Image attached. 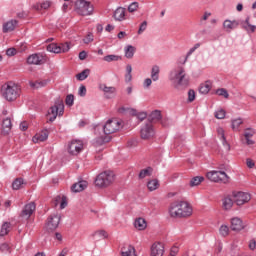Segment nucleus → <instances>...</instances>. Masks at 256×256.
Returning a JSON list of instances; mask_svg holds the SVG:
<instances>
[{
  "instance_id": "obj_4",
  "label": "nucleus",
  "mask_w": 256,
  "mask_h": 256,
  "mask_svg": "<svg viewBox=\"0 0 256 256\" xmlns=\"http://www.w3.org/2000/svg\"><path fill=\"white\" fill-rule=\"evenodd\" d=\"M94 9L95 8L91 5V2L87 0H77L75 3V11L82 17L93 15Z\"/></svg>"
},
{
  "instance_id": "obj_58",
  "label": "nucleus",
  "mask_w": 256,
  "mask_h": 256,
  "mask_svg": "<svg viewBox=\"0 0 256 256\" xmlns=\"http://www.w3.org/2000/svg\"><path fill=\"white\" fill-rule=\"evenodd\" d=\"M152 84H153V79L152 78H146L143 82V87H144V89H149Z\"/></svg>"
},
{
  "instance_id": "obj_25",
  "label": "nucleus",
  "mask_w": 256,
  "mask_h": 256,
  "mask_svg": "<svg viewBox=\"0 0 256 256\" xmlns=\"http://www.w3.org/2000/svg\"><path fill=\"white\" fill-rule=\"evenodd\" d=\"M125 13L126 10L123 7H118L115 11H114V19L115 21H125Z\"/></svg>"
},
{
  "instance_id": "obj_60",
  "label": "nucleus",
  "mask_w": 256,
  "mask_h": 256,
  "mask_svg": "<svg viewBox=\"0 0 256 256\" xmlns=\"http://www.w3.org/2000/svg\"><path fill=\"white\" fill-rule=\"evenodd\" d=\"M246 165L248 169H253L255 167V161H253L251 158H247Z\"/></svg>"
},
{
  "instance_id": "obj_38",
  "label": "nucleus",
  "mask_w": 256,
  "mask_h": 256,
  "mask_svg": "<svg viewBox=\"0 0 256 256\" xmlns=\"http://www.w3.org/2000/svg\"><path fill=\"white\" fill-rule=\"evenodd\" d=\"M46 49L47 51H49V53H56V54L61 53V48L56 43L49 44Z\"/></svg>"
},
{
  "instance_id": "obj_32",
  "label": "nucleus",
  "mask_w": 256,
  "mask_h": 256,
  "mask_svg": "<svg viewBox=\"0 0 256 256\" xmlns=\"http://www.w3.org/2000/svg\"><path fill=\"white\" fill-rule=\"evenodd\" d=\"M222 207L225 211H229L233 207V199H231V197L222 199Z\"/></svg>"
},
{
  "instance_id": "obj_29",
  "label": "nucleus",
  "mask_w": 256,
  "mask_h": 256,
  "mask_svg": "<svg viewBox=\"0 0 256 256\" xmlns=\"http://www.w3.org/2000/svg\"><path fill=\"white\" fill-rule=\"evenodd\" d=\"M250 18L247 17L245 21L242 23V28L247 31V33H255L256 26L249 23Z\"/></svg>"
},
{
  "instance_id": "obj_15",
  "label": "nucleus",
  "mask_w": 256,
  "mask_h": 256,
  "mask_svg": "<svg viewBox=\"0 0 256 256\" xmlns=\"http://www.w3.org/2000/svg\"><path fill=\"white\" fill-rule=\"evenodd\" d=\"M217 135L220 141H222V145L226 151H231V145H229L227 142V138L225 137V130L222 127L217 128Z\"/></svg>"
},
{
  "instance_id": "obj_19",
  "label": "nucleus",
  "mask_w": 256,
  "mask_h": 256,
  "mask_svg": "<svg viewBox=\"0 0 256 256\" xmlns=\"http://www.w3.org/2000/svg\"><path fill=\"white\" fill-rule=\"evenodd\" d=\"M87 181L85 180H81L78 183H75L72 185L71 187V191L73 193H81V191H85V189H87Z\"/></svg>"
},
{
  "instance_id": "obj_24",
  "label": "nucleus",
  "mask_w": 256,
  "mask_h": 256,
  "mask_svg": "<svg viewBox=\"0 0 256 256\" xmlns=\"http://www.w3.org/2000/svg\"><path fill=\"white\" fill-rule=\"evenodd\" d=\"M12 127L11 118H5L2 122V135H9Z\"/></svg>"
},
{
  "instance_id": "obj_50",
  "label": "nucleus",
  "mask_w": 256,
  "mask_h": 256,
  "mask_svg": "<svg viewBox=\"0 0 256 256\" xmlns=\"http://www.w3.org/2000/svg\"><path fill=\"white\" fill-rule=\"evenodd\" d=\"M58 47L60 48V53H67L69 52V49H71V46L68 44V42L61 43L58 45Z\"/></svg>"
},
{
  "instance_id": "obj_22",
  "label": "nucleus",
  "mask_w": 256,
  "mask_h": 256,
  "mask_svg": "<svg viewBox=\"0 0 256 256\" xmlns=\"http://www.w3.org/2000/svg\"><path fill=\"white\" fill-rule=\"evenodd\" d=\"M15 27H17V20H10L3 24V33H11V31H15Z\"/></svg>"
},
{
  "instance_id": "obj_1",
  "label": "nucleus",
  "mask_w": 256,
  "mask_h": 256,
  "mask_svg": "<svg viewBox=\"0 0 256 256\" xmlns=\"http://www.w3.org/2000/svg\"><path fill=\"white\" fill-rule=\"evenodd\" d=\"M169 214L174 219L191 217L193 215V207L187 201L174 202L170 205Z\"/></svg>"
},
{
  "instance_id": "obj_20",
  "label": "nucleus",
  "mask_w": 256,
  "mask_h": 256,
  "mask_svg": "<svg viewBox=\"0 0 256 256\" xmlns=\"http://www.w3.org/2000/svg\"><path fill=\"white\" fill-rule=\"evenodd\" d=\"M111 141V136H100L93 140L94 147H103L105 143H109Z\"/></svg>"
},
{
  "instance_id": "obj_43",
  "label": "nucleus",
  "mask_w": 256,
  "mask_h": 256,
  "mask_svg": "<svg viewBox=\"0 0 256 256\" xmlns=\"http://www.w3.org/2000/svg\"><path fill=\"white\" fill-rule=\"evenodd\" d=\"M89 73H91V70L85 69L82 72L78 73L76 75V78L78 79V81H85V79L89 77Z\"/></svg>"
},
{
  "instance_id": "obj_64",
  "label": "nucleus",
  "mask_w": 256,
  "mask_h": 256,
  "mask_svg": "<svg viewBox=\"0 0 256 256\" xmlns=\"http://www.w3.org/2000/svg\"><path fill=\"white\" fill-rule=\"evenodd\" d=\"M27 129H29L27 122L20 123V131H27Z\"/></svg>"
},
{
  "instance_id": "obj_33",
  "label": "nucleus",
  "mask_w": 256,
  "mask_h": 256,
  "mask_svg": "<svg viewBox=\"0 0 256 256\" xmlns=\"http://www.w3.org/2000/svg\"><path fill=\"white\" fill-rule=\"evenodd\" d=\"M153 175V168L147 167L146 169H142L138 175L139 179H145V177H151Z\"/></svg>"
},
{
  "instance_id": "obj_34",
  "label": "nucleus",
  "mask_w": 256,
  "mask_h": 256,
  "mask_svg": "<svg viewBox=\"0 0 256 256\" xmlns=\"http://www.w3.org/2000/svg\"><path fill=\"white\" fill-rule=\"evenodd\" d=\"M92 237L98 240L107 239V237H109V234H107V231L105 230H98L92 234Z\"/></svg>"
},
{
  "instance_id": "obj_52",
  "label": "nucleus",
  "mask_w": 256,
  "mask_h": 256,
  "mask_svg": "<svg viewBox=\"0 0 256 256\" xmlns=\"http://www.w3.org/2000/svg\"><path fill=\"white\" fill-rule=\"evenodd\" d=\"M139 9V2H132L129 6H128V11L129 13H135V11Z\"/></svg>"
},
{
  "instance_id": "obj_45",
  "label": "nucleus",
  "mask_w": 256,
  "mask_h": 256,
  "mask_svg": "<svg viewBox=\"0 0 256 256\" xmlns=\"http://www.w3.org/2000/svg\"><path fill=\"white\" fill-rule=\"evenodd\" d=\"M241 125H243V119L236 118V119L232 120L233 131H239V127H241Z\"/></svg>"
},
{
  "instance_id": "obj_11",
  "label": "nucleus",
  "mask_w": 256,
  "mask_h": 256,
  "mask_svg": "<svg viewBox=\"0 0 256 256\" xmlns=\"http://www.w3.org/2000/svg\"><path fill=\"white\" fill-rule=\"evenodd\" d=\"M83 147H84V144L82 140H72L68 144V153L74 156L79 155V153L83 151Z\"/></svg>"
},
{
  "instance_id": "obj_49",
  "label": "nucleus",
  "mask_w": 256,
  "mask_h": 256,
  "mask_svg": "<svg viewBox=\"0 0 256 256\" xmlns=\"http://www.w3.org/2000/svg\"><path fill=\"white\" fill-rule=\"evenodd\" d=\"M219 233L221 237H227V235H229V226L221 225L219 228Z\"/></svg>"
},
{
  "instance_id": "obj_47",
  "label": "nucleus",
  "mask_w": 256,
  "mask_h": 256,
  "mask_svg": "<svg viewBox=\"0 0 256 256\" xmlns=\"http://www.w3.org/2000/svg\"><path fill=\"white\" fill-rule=\"evenodd\" d=\"M100 89H102V91L106 94V95H113V93H115V91H117L115 89V87H109V86H101Z\"/></svg>"
},
{
  "instance_id": "obj_23",
  "label": "nucleus",
  "mask_w": 256,
  "mask_h": 256,
  "mask_svg": "<svg viewBox=\"0 0 256 256\" xmlns=\"http://www.w3.org/2000/svg\"><path fill=\"white\" fill-rule=\"evenodd\" d=\"M218 173L216 183H223V185H228V183H231V177H229L225 171H218Z\"/></svg>"
},
{
  "instance_id": "obj_46",
  "label": "nucleus",
  "mask_w": 256,
  "mask_h": 256,
  "mask_svg": "<svg viewBox=\"0 0 256 256\" xmlns=\"http://www.w3.org/2000/svg\"><path fill=\"white\" fill-rule=\"evenodd\" d=\"M119 59H121V56H117L115 54H110V55H106L103 58V61H106V63H111L113 61H119Z\"/></svg>"
},
{
  "instance_id": "obj_57",
  "label": "nucleus",
  "mask_w": 256,
  "mask_h": 256,
  "mask_svg": "<svg viewBox=\"0 0 256 256\" xmlns=\"http://www.w3.org/2000/svg\"><path fill=\"white\" fill-rule=\"evenodd\" d=\"M78 95H79L80 97H85V95H87V87H85V85H81V86L79 87Z\"/></svg>"
},
{
  "instance_id": "obj_35",
  "label": "nucleus",
  "mask_w": 256,
  "mask_h": 256,
  "mask_svg": "<svg viewBox=\"0 0 256 256\" xmlns=\"http://www.w3.org/2000/svg\"><path fill=\"white\" fill-rule=\"evenodd\" d=\"M9 229H11V223L4 222L0 229V237H5V235H9Z\"/></svg>"
},
{
  "instance_id": "obj_27",
  "label": "nucleus",
  "mask_w": 256,
  "mask_h": 256,
  "mask_svg": "<svg viewBox=\"0 0 256 256\" xmlns=\"http://www.w3.org/2000/svg\"><path fill=\"white\" fill-rule=\"evenodd\" d=\"M29 85L32 87V89H41L49 85V80H37L35 82L31 81Z\"/></svg>"
},
{
  "instance_id": "obj_42",
  "label": "nucleus",
  "mask_w": 256,
  "mask_h": 256,
  "mask_svg": "<svg viewBox=\"0 0 256 256\" xmlns=\"http://www.w3.org/2000/svg\"><path fill=\"white\" fill-rule=\"evenodd\" d=\"M159 66H153L151 70V79L152 81H159Z\"/></svg>"
},
{
  "instance_id": "obj_16",
  "label": "nucleus",
  "mask_w": 256,
  "mask_h": 256,
  "mask_svg": "<svg viewBox=\"0 0 256 256\" xmlns=\"http://www.w3.org/2000/svg\"><path fill=\"white\" fill-rule=\"evenodd\" d=\"M28 65H43V56L41 54H31L27 58Z\"/></svg>"
},
{
  "instance_id": "obj_31",
  "label": "nucleus",
  "mask_w": 256,
  "mask_h": 256,
  "mask_svg": "<svg viewBox=\"0 0 256 256\" xmlns=\"http://www.w3.org/2000/svg\"><path fill=\"white\" fill-rule=\"evenodd\" d=\"M211 91V82L206 81L204 84H201L199 87V93L202 95H207Z\"/></svg>"
},
{
  "instance_id": "obj_14",
  "label": "nucleus",
  "mask_w": 256,
  "mask_h": 256,
  "mask_svg": "<svg viewBox=\"0 0 256 256\" xmlns=\"http://www.w3.org/2000/svg\"><path fill=\"white\" fill-rule=\"evenodd\" d=\"M47 139H49V130L44 129V130L36 133L33 136L32 141H33V143H43V141H47Z\"/></svg>"
},
{
  "instance_id": "obj_10",
  "label": "nucleus",
  "mask_w": 256,
  "mask_h": 256,
  "mask_svg": "<svg viewBox=\"0 0 256 256\" xmlns=\"http://www.w3.org/2000/svg\"><path fill=\"white\" fill-rule=\"evenodd\" d=\"M140 137L144 140L153 139V137H155V129L153 128V124L147 123L142 126L140 130Z\"/></svg>"
},
{
  "instance_id": "obj_17",
  "label": "nucleus",
  "mask_w": 256,
  "mask_h": 256,
  "mask_svg": "<svg viewBox=\"0 0 256 256\" xmlns=\"http://www.w3.org/2000/svg\"><path fill=\"white\" fill-rule=\"evenodd\" d=\"M239 27V21L237 20H229L226 19L223 22V28L227 31V33H231V31H233V29H237Z\"/></svg>"
},
{
  "instance_id": "obj_6",
  "label": "nucleus",
  "mask_w": 256,
  "mask_h": 256,
  "mask_svg": "<svg viewBox=\"0 0 256 256\" xmlns=\"http://www.w3.org/2000/svg\"><path fill=\"white\" fill-rule=\"evenodd\" d=\"M59 223H61V215L58 213L51 214L45 222V229L48 233H53L59 228Z\"/></svg>"
},
{
  "instance_id": "obj_61",
  "label": "nucleus",
  "mask_w": 256,
  "mask_h": 256,
  "mask_svg": "<svg viewBox=\"0 0 256 256\" xmlns=\"http://www.w3.org/2000/svg\"><path fill=\"white\" fill-rule=\"evenodd\" d=\"M0 251H1L2 253H7V252L9 251V244H7V243H2V244L0 245Z\"/></svg>"
},
{
  "instance_id": "obj_41",
  "label": "nucleus",
  "mask_w": 256,
  "mask_h": 256,
  "mask_svg": "<svg viewBox=\"0 0 256 256\" xmlns=\"http://www.w3.org/2000/svg\"><path fill=\"white\" fill-rule=\"evenodd\" d=\"M133 55H135V47L132 45H128L125 48V57L127 59H133Z\"/></svg>"
},
{
  "instance_id": "obj_7",
  "label": "nucleus",
  "mask_w": 256,
  "mask_h": 256,
  "mask_svg": "<svg viewBox=\"0 0 256 256\" xmlns=\"http://www.w3.org/2000/svg\"><path fill=\"white\" fill-rule=\"evenodd\" d=\"M121 129V122L117 119H110L103 127L105 135L109 136L112 133H117Z\"/></svg>"
},
{
  "instance_id": "obj_21",
  "label": "nucleus",
  "mask_w": 256,
  "mask_h": 256,
  "mask_svg": "<svg viewBox=\"0 0 256 256\" xmlns=\"http://www.w3.org/2000/svg\"><path fill=\"white\" fill-rule=\"evenodd\" d=\"M134 227L138 231H145L147 229V221L145 220V218H136L134 221Z\"/></svg>"
},
{
  "instance_id": "obj_3",
  "label": "nucleus",
  "mask_w": 256,
  "mask_h": 256,
  "mask_svg": "<svg viewBox=\"0 0 256 256\" xmlns=\"http://www.w3.org/2000/svg\"><path fill=\"white\" fill-rule=\"evenodd\" d=\"M170 81H173L176 87H188L189 78L185 73V68L178 67L170 72L169 75Z\"/></svg>"
},
{
  "instance_id": "obj_48",
  "label": "nucleus",
  "mask_w": 256,
  "mask_h": 256,
  "mask_svg": "<svg viewBox=\"0 0 256 256\" xmlns=\"http://www.w3.org/2000/svg\"><path fill=\"white\" fill-rule=\"evenodd\" d=\"M75 103V96L73 94H69L66 96L65 104L68 107H73V104Z\"/></svg>"
},
{
  "instance_id": "obj_28",
  "label": "nucleus",
  "mask_w": 256,
  "mask_h": 256,
  "mask_svg": "<svg viewBox=\"0 0 256 256\" xmlns=\"http://www.w3.org/2000/svg\"><path fill=\"white\" fill-rule=\"evenodd\" d=\"M121 256H137L135 251V247L132 245H128L127 247H123L121 250Z\"/></svg>"
},
{
  "instance_id": "obj_56",
  "label": "nucleus",
  "mask_w": 256,
  "mask_h": 256,
  "mask_svg": "<svg viewBox=\"0 0 256 256\" xmlns=\"http://www.w3.org/2000/svg\"><path fill=\"white\" fill-rule=\"evenodd\" d=\"M147 29V21H144L140 24V27L138 29V35H142Z\"/></svg>"
},
{
  "instance_id": "obj_2",
  "label": "nucleus",
  "mask_w": 256,
  "mask_h": 256,
  "mask_svg": "<svg viewBox=\"0 0 256 256\" xmlns=\"http://www.w3.org/2000/svg\"><path fill=\"white\" fill-rule=\"evenodd\" d=\"M1 91L2 96L6 101H17V98L21 95V86L14 82H7L2 86Z\"/></svg>"
},
{
  "instance_id": "obj_13",
  "label": "nucleus",
  "mask_w": 256,
  "mask_h": 256,
  "mask_svg": "<svg viewBox=\"0 0 256 256\" xmlns=\"http://www.w3.org/2000/svg\"><path fill=\"white\" fill-rule=\"evenodd\" d=\"M37 206L35 205V202H30L26 204L21 212V217H24L25 219H29L35 213V209Z\"/></svg>"
},
{
  "instance_id": "obj_26",
  "label": "nucleus",
  "mask_w": 256,
  "mask_h": 256,
  "mask_svg": "<svg viewBox=\"0 0 256 256\" xmlns=\"http://www.w3.org/2000/svg\"><path fill=\"white\" fill-rule=\"evenodd\" d=\"M25 185H27V182H25V180L23 178H16L12 182V189L14 191H19V189H23V187H25Z\"/></svg>"
},
{
  "instance_id": "obj_63",
  "label": "nucleus",
  "mask_w": 256,
  "mask_h": 256,
  "mask_svg": "<svg viewBox=\"0 0 256 256\" xmlns=\"http://www.w3.org/2000/svg\"><path fill=\"white\" fill-rule=\"evenodd\" d=\"M139 121H145V119H147V113L145 112H140L138 115H137Z\"/></svg>"
},
{
  "instance_id": "obj_62",
  "label": "nucleus",
  "mask_w": 256,
  "mask_h": 256,
  "mask_svg": "<svg viewBox=\"0 0 256 256\" xmlns=\"http://www.w3.org/2000/svg\"><path fill=\"white\" fill-rule=\"evenodd\" d=\"M65 207H67V198L63 196L60 203V209H65Z\"/></svg>"
},
{
  "instance_id": "obj_9",
  "label": "nucleus",
  "mask_w": 256,
  "mask_h": 256,
  "mask_svg": "<svg viewBox=\"0 0 256 256\" xmlns=\"http://www.w3.org/2000/svg\"><path fill=\"white\" fill-rule=\"evenodd\" d=\"M233 197H234V202L239 207H241V205H245V203H249L251 201V194H249L247 192H234Z\"/></svg>"
},
{
  "instance_id": "obj_12",
  "label": "nucleus",
  "mask_w": 256,
  "mask_h": 256,
  "mask_svg": "<svg viewBox=\"0 0 256 256\" xmlns=\"http://www.w3.org/2000/svg\"><path fill=\"white\" fill-rule=\"evenodd\" d=\"M165 254V245L161 242H154L150 248V256H163Z\"/></svg>"
},
{
  "instance_id": "obj_55",
  "label": "nucleus",
  "mask_w": 256,
  "mask_h": 256,
  "mask_svg": "<svg viewBox=\"0 0 256 256\" xmlns=\"http://www.w3.org/2000/svg\"><path fill=\"white\" fill-rule=\"evenodd\" d=\"M195 101V90L190 89L188 91V103H193Z\"/></svg>"
},
{
  "instance_id": "obj_51",
  "label": "nucleus",
  "mask_w": 256,
  "mask_h": 256,
  "mask_svg": "<svg viewBox=\"0 0 256 256\" xmlns=\"http://www.w3.org/2000/svg\"><path fill=\"white\" fill-rule=\"evenodd\" d=\"M216 94L220 97H224L225 99H229V92L224 88L217 89Z\"/></svg>"
},
{
  "instance_id": "obj_39",
  "label": "nucleus",
  "mask_w": 256,
  "mask_h": 256,
  "mask_svg": "<svg viewBox=\"0 0 256 256\" xmlns=\"http://www.w3.org/2000/svg\"><path fill=\"white\" fill-rule=\"evenodd\" d=\"M133 71V67H131V64H128L126 66V74H125V82L126 83H131L132 79H133V75H131Z\"/></svg>"
},
{
  "instance_id": "obj_18",
  "label": "nucleus",
  "mask_w": 256,
  "mask_h": 256,
  "mask_svg": "<svg viewBox=\"0 0 256 256\" xmlns=\"http://www.w3.org/2000/svg\"><path fill=\"white\" fill-rule=\"evenodd\" d=\"M245 225H243V220L239 217H234L231 219V229L232 231H241Z\"/></svg>"
},
{
  "instance_id": "obj_40",
  "label": "nucleus",
  "mask_w": 256,
  "mask_h": 256,
  "mask_svg": "<svg viewBox=\"0 0 256 256\" xmlns=\"http://www.w3.org/2000/svg\"><path fill=\"white\" fill-rule=\"evenodd\" d=\"M200 47L201 43H196L192 48H190V50L186 54L183 64L187 63V59H189V57H191V55H193V53H195V51H197V49H199Z\"/></svg>"
},
{
  "instance_id": "obj_44",
  "label": "nucleus",
  "mask_w": 256,
  "mask_h": 256,
  "mask_svg": "<svg viewBox=\"0 0 256 256\" xmlns=\"http://www.w3.org/2000/svg\"><path fill=\"white\" fill-rule=\"evenodd\" d=\"M160 119H161V111H159V110L153 111L149 116V121H151V122L160 121Z\"/></svg>"
},
{
  "instance_id": "obj_36",
  "label": "nucleus",
  "mask_w": 256,
  "mask_h": 256,
  "mask_svg": "<svg viewBox=\"0 0 256 256\" xmlns=\"http://www.w3.org/2000/svg\"><path fill=\"white\" fill-rule=\"evenodd\" d=\"M159 180L152 179L147 182V187L150 191H156V189H159Z\"/></svg>"
},
{
  "instance_id": "obj_5",
  "label": "nucleus",
  "mask_w": 256,
  "mask_h": 256,
  "mask_svg": "<svg viewBox=\"0 0 256 256\" xmlns=\"http://www.w3.org/2000/svg\"><path fill=\"white\" fill-rule=\"evenodd\" d=\"M115 181V174L113 171H104L100 173L95 179L96 187H109Z\"/></svg>"
},
{
  "instance_id": "obj_53",
  "label": "nucleus",
  "mask_w": 256,
  "mask_h": 256,
  "mask_svg": "<svg viewBox=\"0 0 256 256\" xmlns=\"http://www.w3.org/2000/svg\"><path fill=\"white\" fill-rule=\"evenodd\" d=\"M93 40H94L93 33L89 32L87 36L83 39V43H85L86 45H89V43H93Z\"/></svg>"
},
{
  "instance_id": "obj_59",
  "label": "nucleus",
  "mask_w": 256,
  "mask_h": 256,
  "mask_svg": "<svg viewBox=\"0 0 256 256\" xmlns=\"http://www.w3.org/2000/svg\"><path fill=\"white\" fill-rule=\"evenodd\" d=\"M6 55L8 57H15V55H17V49H15V48H8L6 50Z\"/></svg>"
},
{
  "instance_id": "obj_37",
  "label": "nucleus",
  "mask_w": 256,
  "mask_h": 256,
  "mask_svg": "<svg viewBox=\"0 0 256 256\" xmlns=\"http://www.w3.org/2000/svg\"><path fill=\"white\" fill-rule=\"evenodd\" d=\"M205 181L203 176H196L190 180V187H197V185H201Z\"/></svg>"
},
{
  "instance_id": "obj_54",
  "label": "nucleus",
  "mask_w": 256,
  "mask_h": 256,
  "mask_svg": "<svg viewBox=\"0 0 256 256\" xmlns=\"http://www.w3.org/2000/svg\"><path fill=\"white\" fill-rule=\"evenodd\" d=\"M226 112L224 109H219L215 112L216 119H225Z\"/></svg>"
},
{
  "instance_id": "obj_30",
  "label": "nucleus",
  "mask_w": 256,
  "mask_h": 256,
  "mask_svg": "<svg viewBox=\"0 0 256 256\" xmlns=\"http://www.w3.org/2000/svg\"><path fill=\"white\" fill-rule=\"evenodd\" d=\"M219 175H221L219 173V170H212L206 174V177L207 179H209V181H212V183H217V179L219 178Z\"/></svg>"
},
{
  "instance_id": "obj_8",
  "label": "nucleus",
  "mask_w": 256,
  "mask_h": 256,
  "mask_svg": "<svg viewBox=\"0 0 256 256\" xmlns=\"http://www.w3.org/2000/svg\"><path fill=\"white\" fill-rule=\"evenodd\" d=\"M64 109H65V106L63 105V103L52 106L48 111L49 118L47 123H53V121L57 119V115H63Z\"/></svg>"
}]
</instances>
